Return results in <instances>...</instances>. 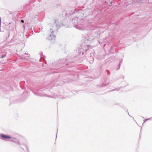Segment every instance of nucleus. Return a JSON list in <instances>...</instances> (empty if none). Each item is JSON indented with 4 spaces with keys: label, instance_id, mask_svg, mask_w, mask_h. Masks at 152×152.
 Returning <instances> with one entry per match:
<instances>
[{
    "label": "nucleus",
    "instance_id": "nucleus-1",
    "mask_svg": "<svg viewBox=\"0 0 152 152\" xmlns=\"http://www.w3.org/2000/svg\"><path fill=\"white\" fill-rule=\"evenodd\" d=\"M1 136L2 138L4 139L10 138L11 137L10 136L4 134H1Z\"/></svg>",
    "mask_w": 152,
    "mask_h": 152
},
{
    "label": "nucleus",
    "instance_id": "nucleus-2",
    "mask_svg": "<svg viewBox=\"0 0 152 152\" xmlns=\"http://www.w3.org/2000/svg\"><path fill=\"white\" fill-rule=\"evenodd\" d=\"M5 56H6V55H4H4H2V56H1V58H3L4 57H5Z\"/></svg>",
    "mask_w": 152,
    "mask_h": 152
},
{
    "label": "nucleus",
    "instance_id": "nucleus-3",
    "mask_svg": "<svg viewBox=\"0 0 152 152\" xmlns=\"http://www.w3.org/2000/svg\"><path fill=\"white\" fill-rule=\"evenodd\" d=\"M21 22H22L23 23L24 22V20H21Z\"/></svg>",
    "mask_w": 152,
    "mask_h": 152
}]
</instances>
